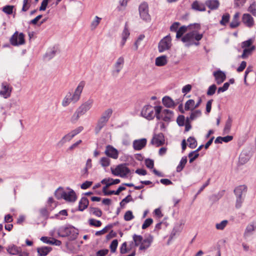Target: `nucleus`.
I'll return each mask as SVG.
<instances>
[{
	"label": "nucleus",
	"mask_w": 256,
	"mask_h": 256,
	"mask_svg": "<svg viewBox=\"0 0 256 256\" xmlns=\"http://www.w3.org/2000/svg\"><path fill=\"white\" fill-rule=\"evenodd\" d=\"M111 171L114 175L122 178L126 177L130 172V170L126 164H119L115 168H111Z\"/></svg>",
	"instance_id": "obj_6"
},
{
	"label": "nucleus",
	"mask_w": 256,
	"mask_h": 256,
	"mask_svg": "<svg viewBox=\"0 0 256 256\" xmlns=\"http://www.w3.org/2000/svg\"><path fill=\"white\" fill-rule=\"evenodd\" d=\"M52 250L50 246H42L37 248L38 256H46Z\"/></svg>",
	"instance_id": "obj_28"
},
{
	"label": "nucleus",
	"mask_w": 256,
	"mask_h": 256,
	"mask_svg": "<svg viewBox=\"0 0 256 256\" xmlns=\"http://www.w3.org/2000/svg\"><path fill=\"white\" fill-rule=\"evenodd\" d=\"M79 112H80L78 110H76L74 112V114L72 116L70 120L72 123H75L76 122H77L80 116H82V114H81Z\"/></svg>",
	"instance_id": "obj_50"
},
{
	"label": "nucleus",
	"mask_w": 256,
	"mask_h": 256,
	"mask_svg": "<svg viewBox=\"0 0 256 256\" xmlns=\"http://www.w3.org/2000/svg\"><path fill=\"white\" fill-rule=\"evenodd\" d=\"M14 6H6L3 8L2 10L8 14H10L12 13Z\"/></svg>",
	"instance_id": "obj_56"
},
{
	"label": "nucleus",
	"mask_w": 256,
	"mask_h": 256,
	"mask_svg": "<svg viewBox=\"0 0 256 256\" xmlns=\"http://www.w3.org/2000/svg\"><path fill=\"white\" fill-rule=\"evenodd\" d=\"M240 16V13L238 12H236L230 24V27L231 28H234L238 27L240 24V22L238 20V18Z\"/></svg>",
	"instance_id": "obj_31"
},
{
	"label": "nucleus",
	"mask_w": 256,
	"mask_h": 256,
	"mask_svg": "<svg viewBox=\"0 0 256 256\" xmlns=\"http://www.w3.org/2000/svg\"><path fill=\"white\" fill-rule=\"evenodd\" d=\"M10 44L14 46H18L25 44L24 34L16 32L10 38Z\"/></svg>",
	"instance_id": "obj_7"
},
{
	"label": "nucleus",
	"mask_w": 256,
	"mask_h": 256,
	"mask_svg": "<svg viewBox=\"0 0 256 256\" xmlns=\"http://www.w3.org/2000/svg\"><path fill=\"white\" fill-rule=\"evenodd\" d=\"M108 121L104 119L100 118L97 122L94 130L96 134H98L101 130L106 124Z\"/></svg>",
	"instance_id": "obj_23"
},
{
	"label": "nucleus",
	"mask_w": 256,
	"mask_h": 256,
	"mask_svg": "<svg viewBox=\"0 0 256 256\" xmlns=\"http://www.w3.org/2000/svg\"><path fill=\"white\" fill-rule=\"evenodd\" d=\"M93 103L94 100L92 99H89L83 103L77 110L81 114L84 115L91 108Z\"/></svg>",
	"instance_id": "obj_13"
},
{
	"label": "nucleus",
	"mask_w": 256,
	"mask_h": 256,
	"mask_svg": "<svg viewBox=\"0 0 256 256\" xmlns=\"http://www.w3.org/2000/svg\"><path fill=\"white\" fill-rule=\"evenodd\" d=\"M246 190L247 187L245 185H240L236 188L234 192L236 197L243 198L242 196L245 195Z\"/></svg>",
	"instance_id": "obj_21"
},
{
	"label": "nucleus",
	"mask_w": 256,
	"mask_h": 256,
	"mask_svg": "<svg viewBox=\"0 0 256 256\" xmlns=\"http://www.w3.org/2000/svg\"><path fill=\"white\" fill-rule=\"evenodd\" d=\"M243 49L242 54L240 57L243 59H246L251 56L252 52L256 50V46H251V48H244Z\"/></svg>",
	"instance_id": "obj_22"
},
{
	"label": "nucleus",
	"mask_w": 256,
	"mask_h": 256,
	"mask_svg": "<svg viewBox=\"0 0 256 256\" xmlns=\"http://www.w3.org/2000/svg\"><path fill=\"white\" fill-rule=\"evenodd\" d=\"M134 218L132 212L130 210H128L126 212L124 215V219L126 221H130Z\"/></svg>",
	"instance_id": "obj_54"
},
{
	"label": "nucleus",
	"mask_w": 256,
	"mask_h": 256,
	"mask_svg": "<svg viewBox=\"0 0 256 256\" xmlns=\"http://www.w3.org/2000/svg\"><path fill=\"white\" fill-rule=\"evenodd\" d=\"M248 10L254 16H256V3L253 2L248 7Z\"/></svg>",
	"instance_id": "obj_47"
},
{
	"label": "nucleus",
	"mask_w": 256,
	"mask_h": 256,
	"mask_svg": "<svg viewBox=\"0 0 256 256\" xmlns=\"http://www.w3.org/2000/svg\"><path fill=\"white\" fill-rule=\"evenodd\" d=\"M74 138L70 132L65 135L57 144L59 147L62 146L67 142L70 141Z\"/></svg>",
	"instance_id": "obj_30"
},
{
	"label": "nucleus",
	"mask_w": 256,
	"mask_h": 256,
	"mask_svg": "<svg viewBox=\"0 0 256 256\" xmlns=\"http://www.w3.org/2000/svg\"><path fill=\"white\" fill-rule=\"evenodd\" d=\"M113 112V110L112 108H108L106 109L100 116V118L106 120L108 122L110 118L111 117Z\"/></svg>",
	"instance_id": "obj_33"
},
{
	"label": "nucleus",
	"mask_w": 256,
	"mask_h": 256,
	"mask_svg": "<svg viewBox=\"0 0 256 256\" xmlns=\"http://www.w3.org/2000/svg\"><path fill=\"white\" fill-rule=\"evenodd\" d=\"M6 251L12 255H16L20 253L22 250L20 247H18L14 244H11L7 247Z\"/></svg>",
	"instance_id": "obj_24"
},
{
	"label": "nucleus",
	"mask_w": 256,
	"mask_h": 256,
	"mask_svg": "<svg viewBox=\"0 0 256 256\" xmlns=\"http://www.w3.org/2000/svg\"><path fill=\"white\" fill-rule=\"evenodd\" d=\"M184 108L186 110H194L195 108L194 100H188L185 104Z\"/></svg>",
	"instance_id": "obj_40"
},
{
	"label": "nucleus",
	"mask_w": 256,
	"mask_h": 256,
	"mask_svg": "<svg viewBox=\"0 0 256 256\" xmlns=\"http://www.w3.org/2000/svg\"><path fill=\"white\" fill-rule=\"evenodd\" d=\"M256 230V222H252L247 225L244 232L243 237L246 240L252 236Z\"/></svg>",
	"instance_id": "obj_11"
},
{
	"label": "nucleus",
	"mask_w": 256,
	"mask_h": 256,
	"mask_svg": "<svg viewBox=\"0 0 256 256\" xmlns=\"http://www.w3.org/2000/svg\"><path fill=\"white\" fill-rule=\"evenodd\" d=\"M215 81L218 84L222 83L226 79V74L221 70H218L213 72Z\"/></svg>",
	"instance_id": "obj_14"
},
{
	"label": "nucleus",
	"mask_w": 256,
	"mask_h": 256,
	"mask_svg": "<svg viewBox=\"0 0 256 256\" xmlns=\"http://www.w3.org/2000/svg\"><path fill=\"white\" fill-rule=\"evenodd\" d=\"M110 160L108 157H103L100 160V163L103 167H106L110 165Z\"/></svg>",
	"instance_id": "obj_51"
},
{
	"label": "nucleus",
	"mask_w": 256,
	"mask_h": 256,
	"mask_svg": "<svg viewBox=\"0 0 256 256\" xmlns=\"http://www.w3.org/2000/svg\"><path fill=\"white\" fill-rule=\"evenodd\" d=\"M192 8L195 10L204 12L206 10L205 6L204 4L195 0L192 4Z\"/></svg>",
	"instance_id": "obj_25"
},
{
	"label": "nucleus",
	"mask_w": 256,
	"mask_h": 256,
	"mask_svg": "<svg viewBox=\"0 0 256 256\" xmlns=\"http://www.w3.org/2000/svg\"><path fill=\"white\" fill-rule=\"evenodd\" d=\"M200 29V26L198 24H190L188 26H183L180 27L176 32V38H181L188 30L190 32L184 36L182 38L181 40L185 43V46L186 47H189L194 44L198 46L200 43L198 42L203 37V34L198 32Z\"/></svg>",
	"instance_id": "obj_1"
},
{
	"label": "nucleus",
	"mask_w": 256,
	"mask_h": 256,
	"mask_svg": "<svg viewBox=\"0 0 256 256\" xmlns=\"http://www.w3.org/2000/svg\"><path fill=\"white\" fill-rule=\"evenodd\" d=\"M228 221L227 220H224L220 223H218L216 224V228L218 230H223L225 227L227 226Z\"/></svg>",
	"instance_id": "obj_46"
},
{
	"label": "nucleus",
	"mask_w": 256,
	"mask_h": 256,
	"mask_svg": "<svg viewBox=\"0 0 256 256\" xmlns=\"http://www.w3.org/2000/svg\"><path fill=\"white\" fill-rule=\"evenodd\" d=\"M216 86L214 84L211 85L208 88V91L206 92V94L208 96H212L213 95L216 91Z\"/></svg>",
	"instance_id": "obj_52"
},
{
	"label": "nucleus",
	"mask_w": 256,
	"mask_h": 256,
	"mask_svg": "<svg viewBox=\"0 0 256 256\" xmlns=\"http://www.w3.org/2000/svg\"><path fill=\"white\" fill-rule=\"evenodd\" d=\"M101 20L102 18H99L98 16H96L94 18V19L91 22L90 25V30H95L98 26L100 24Z\"/></svg>",
	"instance_id": "obj_35"
},
{
	"label": "nucleus",
	"mask_w": 256,
	"mask_h": 256,
	"mask_svg": "<svg viewBox=\"0 0 256 256\" xmlns=\"http://www.w3.org/2000/svg\"><path fill=\"white\" fill-rule=\"evenodd\" d=\"M185 118L184 116H180L178 117L176 122L180 126H183L184 124Z\"/></svg>",
	"instance_id": "obj_63"
},
{
	"label": "nucleus",
	"mask_w": 256,
	"mask_h": 256,
	"mask_svg": "<svg viewBox=\"0 0 256 256\" xmlns=\"http://www.w3.org/2000/svg\"><path fill=\"white\" fill-rule=\"evenodd\" d=\"M47 239H48V237L42 236L40 240L45 243L52 244H55L56 246H60L62 243L60 241L58 240H55L54 238H52V240H48V241L44 240H47Z\"/></svg>",
	"instance_id": "obj_37"
},
{
	"label": "nucleus",
	"mask_w": 256,
	"mask_h": 256,
	"mask_svg": "<svg viewBox=\"0 0 256 256\" xmlns=\"http://www.w3.org/2000/svg\"><path fill=\"white\" fill-rule=\"evenodd\" d=\"M187 162V158L186 157L184 156L181 159L180 164L178 166L176 167V172H181L184 168V167L186 164Z\"/></svg>",
	"instance_id": "obj_38"
},
{
	"label": "nucleus",
	"mask_w": 256,
	"mask_h": 256,
	"mask_svg": "<svg viewBox=\"0 0 256 256\" xmlns=\"http://www.w3.org/2000/svg\"><path fill=\"white\" fill-rule=\"evenodd\" d=\"M162 111V106H152L150 105H146L143 107L141 112L142 116L148 120H152L156 116L158 120H160V112Z\"/></svg>",
	"instance_id": "obj_3"
},
{
	"label": "nucleus",
	"mask_w": 256,
	"mask_h": 256,
	"mask_svg": "<svg viewBox=\"0 0 256 256\" xmlns=\"http://www.w3.org/2000/svg\"><path fill=\"white\" fill-rule=\"evenodd\" d=\"M232 124V119L230 117H228V119L227 120L226 122L225 126L224 128V134L229 133L231 128Z\"/></svg>",
	"instance_id": "obj_39"
},
{
	"label": "nucleus",
	"mask_w": 256,
	"mask_h": 256,
	"mask_svg": "<svg viewBox=\"0 0 256 256\" xmlns=\"http://www.w3.org/2000/svg\"><path fill=\"white\" fill-rule=\"evenodd\" d=\"M174 114L172 111L162 108V111L160 112V120L162 119L165 122H169L173 117Z\"/></svg>",
	"instance_id": "obj_16"
},
{
	"label": "nucleus",
	"mask_w": 256,
	"mask_h": 256,
	"mask_svg": "<svg viewBox=\"0 0 256 256\" xmlns=\"http://www.w3.org/2000/svg\"><path fill=\"white\" fill-rule=\"evenodd\" d=\"M118 244V242L117 240H114L112 241L110 245V248L112 252H116Z\"/></svg>",
	"instance_id": "obj_57"
},
{
	"label": "nucleus",
	"mask_w": 256,
	"mask_h": 256,
	"mask_svg": "<svg viewBox=\"0 0 256 256\" xmlns=\"http://www.w3.org/2000/svg\"><path fill=\"white\" fill-rule=\"evenodd\" d=\"M88 205V200L86 197H83L79 202L78 210L82 211L86 209Z\"/></svg>",
	"instance_id": "obj_32"
},
{
	"label": "nucleus",
	"mask_w": 256,
	"mask_h": 256,
	"mask_svg": "<svg viewBox=\"0 0 256 256\" xmlns=\"http://www.w3.org/2000/svg\"><path fill=\"white\" fill-rule=\"evenodd\" d=\"M124 59L122 56H120L116 60L113 66L114 70L112 71L113 76H117L118 74L124 67Z\"/></svg>",
	"instance_id": "obj_10"
},
{
	"label": "nucleus",
	"mask_w": 256,
	"mask_h": 256,
	"mask_svg": "<svg viewBox=\"0 0 256 256\" xmlns=\"http://www.w3.org/2000/svg\"><path fill=\"white\" fill-rule=\"evenodd\" d=\"M236 208H240L242 206V204L244 202V198H238L236 197Z\"/></svg>",
	"instance_id": "obj_62"
},
{
	"label": "nucleus",
	"mask_w": 256,
	"mask_h": 256,
	"mask_svg": "<svg viewBox=\"0 0 256 256\" xmlns=\"http://www.w3.org/2000/svg\"><path fill=\"white\" fill-rule=\"evenodd\" d=\"M248 160V158L244 154L242 153L239 157V162L242 164H244Z\"/></svg>",
	"instance_id": "obj_60"
},
{
	"label": "nucleus",
	"mask_w": 256,
	"mask_h": 256,
	"mask_svg": "<svg viewBox=\"0 0 256 256\" xmlns=\"http://www.w3.org/2000/svg\"><path fill=\"white\" fill-rule=\"evenodd\" d=\"M132 238L135 246H139V250L142 251H145L150 246L154 239L151 235H149L144 239L142 236L136 234L133 235Z\"/></svg>",
	"instance_id": "obj_4"
},
{
	"label": "nucleus",
	"mask_w": 256,
	"mask_h": 256,
	"mask_svg": "<svg viewBox=\"0 0 256 256\" xmlns=\"http://www.w3.org/2000/svg\"><path fill=\"white\" fill-rule=\"evenodd\" d=\"M2 90L0 91V96L4 98H9L10 96L12 88L6 82H3L2 84Z\"/></svg>",
	"instance_id": "obj_12"
},
{
	"label": "nucleus",
	"mask_w": 256,
	"mask_h": 256,
	"mask_svg": "<svg viewBox=\"0 0 256 256\" xmlns=\"http://www.w3.org/2000/svg\"><path fill=\"white\" fill-rule=\"evenodd\" d=\"M152 222H153V220L152 218H148L146 219L142 225V229L146 228L152 223Z\"/></svg>",
	"instance_id": "obj_58"
},
{
	"label": "nucleus",
	"mask_w": 256,
	"mask_h": 256,
	"mask_svg": "<svg viewBox=\"0 0 256 256\" xmlns=\"http://www.w3.org/2000/svg\"><path fill=\"white\" fill-rule=\"evenodd\" d=\"M58 234L62 237L70 236L72 238H76L78 233L74 227L68 226L60 227L58 232Z\"/></svg>",
	"instance_id": "obj_5"
},
{
	"label": "nucleus",
	"mask_w": 256,
	"mask_h": 256,
	"mask_svg": "<svg viewBox=\"0 0 256 256\" xmlns=\"http://www.w3.org/2000/svg\"><path fill=\"white\" fill-rule=\"evenodd\" d=\"M242 22L248 28H252L254 24V18L248 14H244L242 15Z\"/></svg>",
	"instance_id": "obj_17"
},
{
	"label": "nucleus",
	"mask_w": 256,
	"mask_h": 256,
	"mask_svg": "<svg viewBox=\"0 0 256 256\" xmlns=\"http://www.w3.org/2000/svg\"><path fill=\"white\" fill-rule=\"evenodd\" d=\"M64 194L65 191H64L62 188H58L54 192L55 196L58 200L64 198Z\"/></svg>",
	"instance_id": "obj_41"
},
{
	"label": "nucleus",
	"mask_w": 256,
	"mask_h": 256,
	"mask_svg": "<svg viewBox=\"0 0 256 256\" xmlns=\"http://www.w3.org/2000/svg\"><path fill=\"white\" fill-rule=\"evenodd\" d=\"M30 2L31 0H24L22 11L26 12L29 9L30 6Z\"/></svg>",
	"instance_id": "obj_53"
},
{
	"label": "nucleus",
	"mask_w": 256,
	"mask_h": 256,
	"mask_svg": "<svg viewBox=\"0 0 256 256\" xmlns=\"http://www.w3.org/2000/svg\"><path fill=\"white\" fill-rule=\"evenodd\" d=\"M130 35L129 30L128 28L127 23L126 24L123 30L122 36L124 40H126Z\"/></svg>",
	"instance_id": "obj_59"
},
{
	"label": "nucleus",
	"mask_w": 256,
	"mask_h": 256,
	"mask_svg": "<svg viewBox=\"0 0 256 256\" xmlns=\"http://www.w3.org/2000/svg\"><path fill=\"white\" fill-rule=\"evenodd\" d=\"M132 200V198L130 195H128L126 197L124 198L120 202V205L122 207L124 206L126 204Z\"/></svg>",
	"instance_id": "obj_61"
},
{
	"label": "nucleus",
	"mask_w": 256,
	"mask_h": 256,
	"mask_svg": "<svg viewBox=\"0 0 256 256\" xmlns=\"http://www.w3.org/2000/svg\"><path fill=\"white\" fill-rule=\"evenodd\" d=\"M126 190V188L123 186H120L118 190L116 191L114 190H110L108 191V193L106 194V196H109L112 194H116V195H118L122 191Z\"/></svg>",
	"instance_id": "obj_44"
},
{
	"label": "nucleus",
	"mask_w": 256,
	"mask_h": 256,
	"mask_svg": "<svg viewBox=\"0 0 256 256\" xmlns=\"http://www.w3.org/2000/svg\"><path fill=\"white\" fill-rule=\"evenodd\" d=\"M108 252V249H104L100 250L98 251L96 253V256H105Z\"/></svg>",
	"instance_id": "obj_64"
},
{
	"label": "nucleus",
	"mask_w": 256,
	"mask_h": 256,
	"mask_svg": "<svg viewBox=\"0 0 256 256\" xmlns=\"http://www.w3.org/2000/svg\"><path fill=\"white\" fill-rule=\"evenodd\" d=\"M254 38H249L248 40L244 41L241 44V47L242 48H251L254 45L252 44L254 42Z\"/></svg>",
	"instance_id": "obj_36"
},
{
	"label": "nucleus",
	"mask_w": 256,
	"mask_h": 256,
	"mask_svg": "<svg viewBox=\"0 0 256 256\" xmlns=\"http://www.w3.org/2000/svg\"><path fill=\"white\" fill-rule=\"evenodd\" d=\"M84 86V82H81L76 88L73 94L70 92H68L62 100V105L64 107H66L68 106L71 102L74 103L77 102L80 100Z\"/></svg>",
	"instance_id": "obj_2"
},
{
	"label": "nucleus",
	"mask_w": 256,
	"mask_h": 256,
	"mask_svg": "<svg viewBox=\"0 0 256 256\" xmlns=\"http://www.w3.org/2000/svg\"><path fill=\"white\" fill-rule=\"evenodd\" d=\"M230 18V15L226 13L224 14L222 16V20L220 21V24L222 25L225 26L229 22Z\"/></svg>",
	"instance_id": "obj_48"
},
{
	"label": "nucleus",
	"mask_w": 256,
	"mask_h": 256,
	"mask_svg": "<svg viewBox=\"0 0 256 256\" xmlns=\"http://www.w3.org/2000/svg\"><path fill=\"white\" fill-rule=\"evenodd\" d=\"M151 143L156 146H159L164 144V134L162 133L154 134L151 140Z\"/></svg>",
	"instance_id": "obj_15"
},
{
	"label": "nucleus",
	"mask_w": 256,
	"mask_h": 256,
	"mask_svg": "<svg viewBox=\"0 0 256 256\" xmlns=\"http://www.w3.org/2000/svg\"><path fill=\"white\" fill-rule=\"evenodd\" d=\"M172 46V39L170 35L164 37L159 42L158 48L160 52H162L169 50Z\"/></svg>",
	"instance_id": "obj_9"
},
{
	"label": "nucleus",
	"mask_w": 256,
	"mask_h": 256,
	"mask_svg": "<svg viewBox=\"0 0 256 256\" xmlns=\"http://www.w3.org/2000/svg\"><path fill=\"white\" fill-rule=\"evenodd\" d=\"M202 114V112L200 110H196L193 111L190 115V118H188L189 120H194L197 118L200 117Z\"/></svg>",
	"instance_id": "obj_42"
},
{
	"label": "nucleus",
	"mask_w": 256,
	"mask_h": 256,
	"mask_svg": "<svg viewBox=\"0 0 256 256\" xmlns=\"http://www.w3.org/2000/svg\"><path fill=\"white\" fill-rule=\"evenodd\" d=\"M162 104L168 108L174 107L176 106L173 100L169 96H166L162 100Z\"/></svg>",
	"instance_id": "obj_29"
},
{
	"label": "nucleus",
	"mask_w": 256,
	"mask_h": 256,
	"mask_svg": "<svg viewBox=\"0 0 256 256\" xmlns=\"http://www.w3.org/2000/svg\"><path fill=\"white\" fill-rule=\"evenodd\" d=\"M146 144V140L142 138L135 140L133 142V147L135 150H139L143 148Z\"/></svg>",
	"instance_id": "obj_20"
},
{
	"label": "nucleus",
	"mask_w": 256,
	"mask_h": 256,
	"mask_svg": "<svg viewBox=\"0 0 256 256\" xmlns=\"http://www.w3.org/2000/svg\"><path fill=\"white\" fill-rule=\"evenodd\" d=\"M229 86H230L229 82H225L224 84L222 86L218 88V92H217L218 93L220 94V93L226 91L228 88Z\"/></svg>",
	"instance_id": "obj_55"
},
{
	"label": "nucleus",
	"mask_w": 256,
	"mask_h": 256,
	"mask_svg": "<svg viewBox=\"0 0 256 256\" xmlns=\"http://www.w3.org/2000/svg\"><path fill=\"white\" fill-rule=\"evenodd\" d=\"M89 224L95 227H100L102 225V222L100 220L94 218H90L88 220Z\"/></svg>",
	"instance_id": "obj_49"
},
{
	"label": "nucleus",
	"mask_w": 256,
	"mask_h": 256,
	"mask_svg": "<svg viewBox=\"0 0 256 256\" xmlns=\"http://www.w3.org/2000/svg\"><path fill=\"white\" fill-rule=\"evenodd\" d=\"M105 154L107 156L112 158L114 159H116L118 158V151L117 150L110 146H106Z\"/></svg>",
	"instance_id": "obj_18"
},
{
	"label": "nucleus",
	"mask_w": 256,
	"mask_h": 256,
	"mask_svg": "<svg viewBox=\"0 0 256 256\" xmlns=\"http://www.w3.org/2000/svg\"><path fill=\"white\" fill-rule=\"evenodd\" d=\"M90 212L91 214H92L98 217H100L102 214V210L98 208H90Z\"/></svg>",
	"instance_id": "obj_43"
},
{
	"label": "nucleus",
	"mask_w": 256,
	"mask_h": 256,
	"mask_svg": "<svg viewBox=\"0 0 256 256\" xmlns=\"http://www.w3.org/2000/svg\"><path fill=\"white\" fill-rule=\"evenodd\" d=\"M112 180V178H104L101 181V183L102 184H106V186H104L102 188V192H104V196H106V194L108 192V191L107 190L108 188L110 186L114 185Z\"/></svg>",
	"instance_id": "obj_26"
},
{
	"label": "nucleus",
	"mask_w": 256,
	"mask_h": 256,
	"mask_svg": "<svg viewBox=\"0 0 256 256\" xmlns=\"http://www.w3.org/2000/svg\"><path fill=\"white\" fill-rule=\"evenodd\" d=\"M167 60L166 56L158 57L156 59V65L157 66H163L166 64Z\"/></svg>",
	"instance_id": "obj_34"
},
{
	"label": "nucleus",
	"mask_w": 256,
	"mask_h": 256,
	"mask_svg": "<svg viewBox=\"0 0 256 256\" xmlns=\"http://www.w3.org/2000/svg\"><path fill=\"white\" fill-rule=\"evenodd\" d=\"M205 4L212 10L217 9L220 6V2L218 0H207L206 1Z\"/></svg>",
	"instance_id": "obj_27"
},
{
	"label": "nucleus",
	"mask_w": 256,
	"mask_h": 256,
	"mask_svg": "<svg viewBox=\"0 0 256 256\" xmlns=\"http://www.w3.org/2000/svg\"><path fill=\"white\" fill-rule=\"evenodd\" d=\"M188 143V146L191 148H194L197 145L196 140L194 137H190L187 140Z\"/></svg>",
	"instance_id": "obj_45"
},
{
	"label": "nucleus",
	"mask_w": 256,
	"mask_h": 256,
	"mask_svg": "<svg viewBox=\"0 0 256 256\" xmlns=\"http://www.w3.org/2000/svg\"><path fill=\"white\" fill-rule=\"evenodd\" d=\"M64 200L69 202H74L76 200V196L75 192L72 189H69L68 192L65 191Z\"/></svg>",
	"instance_id": "obj_19"
},
{
	"label": "nucleus",
	"mask_w": 256,
	"mask_h": 256,
	"mask_svg": "<svg viewBox=\"0 0 256 256\" xmlns=\"http://www.w3.org/2000/svg\"><path fill=\"white\" fill-rule=\"evenodd\" d=\"M139 14L141 18L146 22L150 20V16L148 14V6L146 2L141 4L139 6Z\"/></svg>",
	"instance_id": "obj_8"
}]
</instances>
